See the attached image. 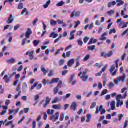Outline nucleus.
<instances>
[{
  "label": "nucleus",
  "instance_id": "nucleus-25",
  "mask_svg": "<svg viewBox=\"0 0 128 128\" xmlns=\"http://www.w3.org/2000/svg\"><path fill=\"white\" fill-rule=\"evenodd\" d=\"M96 46H90L88 48V50H92V52H94V50H96Z\"/></svg>",
  "mask_w": 128,
  "mask_h": 128
},
{
  "label": "nucleus",
  "instance_id": "nucleus-6",
  "mask_svg": "<svg viewBox=\"0 0 128 128\" xmlns=\"http://www.w3.org/2000/svg\"><path fill=\"white\" fill-rule=\"evenodd\" d=\"M80 14H82V13L80 12H76V10H74L72 13L70 18H74V16L76 18H80Z\"/></svg>",
  "mask_w": 128,
  "mask_h": 128
},
{
  "label": "nucleus",
  "instance_id": "nucleus-10",
  "mask_svg": "<svg viewBox=\"0 0 128 128\" xmlns=\"http://www.w3.org/2000/svg\"><path fill=\"white\" fill-rule=\"evenodd\" d=\"M52 98H50V97H46V103L44 105V108H47L48 106L50 104V100Z\"/></svg>",
  "mask_w": 128,
  "mask_h": 128
},
{
  "label": "nucleus",
  "instance_id": "nucleus-20",
  "mask_svg": "<svg viewBox=\"0 0 128 128\" xmlns=\"http://www.w3.org/2000/svg\"><path fill=\"white\" fill-rule=\"evenodd\" d=\"M60 80V78H53L50 84H54L55 82H57V83Z\"/></svg>",
  "mask_w": 128,
  "mask_h": 128
},
{
  "label": "nucleus",
  "instance_id": "nucleus-12",
  "mask_svg": "<svg viewBox=\"0 0 128 128\" xmlns=\"http://www.w3.org/2000/svg\"><path fill=\"white\" fill-rule=\"evenodd\" d=\"M55 112H56V111H54V110L48 109L47 110V114L49 116H54V114Z\"/></svg>",
  "mask_w": 128,
  "mask_h": 128
},
{
  "label": "nucleus",
  "instance_id": "nucleus-9",
  "mask_svg": "<svg viewBox=\"0 0 128 128\" xmlns=\"http://www.w3.org/2000/svg\"><path fill=\"white\" fill-rule=\"evenodd\" d=\"M32 34V32L30 28H28L27 32L25 34V37L26 38H30V36Z\"/></svg>",
  "mask_w": 128,
  "mask_h": 128
},
{
  "label": "nucleus",
  "instance_id": "nucleus-23",
  "mask_svg": "<svg viewBox=\"0 0 128 128\" xmlns=\"http://www.w3.org/2000/svg\"><path fill=\"white\" fill-rule=\"evenodd\" d=\"M50 2H52V1H50V0H49L48 1L46 2V4L45 5H44L43 6L44 8H48V6L50 4Z\"/></svg>",
  "mask_w": 128,
  "mask_h": 128
},
{
  "label": "nucleus",
  "instance_id": "nucleus-39",
  "mask_svg": "<svg viewBox=\"0 0 128 128\" xmlns=\"http://www.w3.org/2000/svg\"><path fill=\"white\" fill-rule=\"evenodd\" d=\"M90 40V38L86 36L84 40H83V42L84 44H86V42H88V40Z\"/></svg>",
  "mask_w": 128,
  "mask_h": 128
},
{
  "label": "nucleus",
  "instance_id": "nucleus-7",
  "mask_svg": "<svg viewBox=\"0 0 128 128\" xmlns=\"http://www.w3.org/2000/svg\"><path fill=\"white\" fill-rule=\"evenodd\" d=\"M34 50H32V51H28L26 54V56H29V58H30V60H34Z\"/></svg>",
  "mask_w": 128,
  "mask_h": 128
},
{
  "label": "nucleus",
  "instance_id": "nucleus-64",
  "mask_svg": "<svg viewBox=\"0 0 128 128\" xmlns=\"http://www.w3.org/2000/svg\"><path fill=\"white\" fill-rule=\"evenodd\" d=\"M36 121H34L32 124V128H36Z\"/></svg>",
  "mask_w": 128,
  "mask_h": 128
},
{
  "label": "nucleus",
  "instance_id": "nucleus-4",
  "mask_svg": "<svg viewBox=\"0 0 128 128\" xmlns=\"http://www.w3.org/2000/svg\"><path fill=\"white\" fill-rule=\"evenodd\" d=\"M120 98H122V94H119L116 97L117 108H119L120 106H124V102L122 101L120 102Z\"/></svg>",
  "mask_w": 128,
  "mask_h": 128
},
{
  "label": "nucleus",
  "instance_id": "nucleus-51",
  "mask_svg": "<svg viewBox=\"0 0 128 128\" xmlns=\"http://www.w3.org/2000/svg\"><path fill=\"white\" fill-rule=\"evenodd\" d=\"M70 40H74V34H70Z\"/></svg>",
  "mask_w": 128,
  "mask_h": 128
},
{
  "label": "nucleus",
  "instance_id": "nucleus-32",
  "mask_svg": "<svg viewBox=\"0 0 128 128\" xmlns=\"http://www.w3.org/2000/svg\"><path fill=\"white\" fill-rule=\"evenodd\" d=\"M24 8V4L22 3H20L18 7V10H22Z\"/></svg>",
  "mask_w": 128,
  "mask_h": 128
},
{
  "label": "nucleus",
  "instance_id": "nucleus-31",
  "mask_svg": "<svg viewBox=\"0 0 128 128\" xmlns=\"http://www.w3.org/2000/svg\"><path fill=\"white\" fill-rule=\"evenodd\" d=\"M41 70L42 72H44V76H46V74L48 72V70H46V68H42Z\"/></svg>",
  "mask_w": 128,
  "mask_h": 128
},
{
  "label": "nucleus",
  "instance_id": "nucleus-62",
  "mask_svg": "<svg viewBox=\"0 0 128 128\" xmlns=\"http://www.w3.org/2000/svg\"><path fill=\"white\" fill-rule=\"evenodd\" d=\"M112 115L110 114H108V115L106 116V118L107 120H112Z\"/></svg>",
  "mask_w": 128,
  "mask_h": 128
},
{
  "label": "nucleus",
  "instance_id": "nucleus-36",
  "mask_svg": "<svg viewBox=\"0 0 128 128\" xmlns=\"http://www.w3.org/2000/svg\"><path fill=\"white\" fill-rule=\"evenodd\" d=\"M108 94V90H104L102 91L100 94V96H104V94Z\"/></svg>",
  "mask_w": 128,
  "mask_h": 128
},
{
  "label": "nucleus",
  "instance_id": "nucleus-26",
  "mask_svg": "<svg viewBox=\"0 0 128 128\" xmlns=\"http://www.w3.org/2000/svg\"><path fill=\"white\" fill-rule=\"evenodd\" d=\"M27 9L26 8H25L22 12V16H24V12H26V14L27 16H30V12H26Z\"/></svg>",
  "mask_w": 128,
  "mask_h": 128
},
{
  "label": "nucleus",
  "instance_id": "nucleus-37",
  "mask_svg": "<svg viewBox=\"0 0 128 128\" xmlns=\"http://www.w3.org/2000/svg\"><path fill=\"white\" fill-rule=\"evenodd\" d=\"M64 60H62L59 62V66H64Z\"/></svg>",
  "mask_w": 128,
  "mask_h": 128
},
{
  "label": "nucleus",
  "instance_id": "nucleus-2",
  "mask_svg": "<svg viewBox=\"0 0 128 128\" xmlns=\"http://www.w3.org/2000/svg\"><path fill=\"white\" fill-rule=\"evenodd\" d=\"M126 74H123L122 76H119L117 79H115L114 80V82L115 84H118L119 82H126Z\"/></svg>",
  "mask_w": 128,
  "mask_h": 128
},
{
  "label": "nucleus",
  "instance_id": "nucleus-44",
  "mask_svg": "<svg viewBox=\"0 0 128 128\" xmlns=\"http://www.w3.org/2000/svg\"><path fill=\"white\" fill-rule=\"evenodd\" d=\"M122 118H124V114H120L118 115V122H122Z\"/></svg>",
  "mask_w": 128,
  "mask_h": 128
},
{
  "label": "nucleus",
  "instance_id": "nucleus-18",
  "mask_svg": "<svg viewBox=\"0 0 128 128\" xmlns=\"http://www.w3.org/2000/svg\"><path fill=\"white\" fill-rule=\"evenodd\" d=\"M16 62V59L12 58L10 60H7L6 62L7 64H14V62Z\"/></svg>",
  "mask_w": 128,
  "mask_h": 128
},
{
  "label": "nucleus",
  "instance_id": "nucleus-49",
  "mask_svg": "<svg viewBox=\"0 0 128 128\" xmlns=\"http://www.w3.org/2000/svg\"><path fill=\"white\" fill-rule=\"evenodd\" d=\"M38 19L36 18L33 22L32 25L34 26H36V24H38Z\"/></svg>",
  "mask_w": 128,
  "mask_h": 128
},
{
  "label": "nucleus",
  "instance_id": "nucleus-21",
  "mask_svg": "<svg viewBox=\"0 0 128 128\" xmlns=\"http://www.w3.org/2000/svg\"><path fill=\"white\" fill-rule=\"evenodd\" d=\"M56 24H58V22L56 21H55L54 20H50V26H54L56 25Z\"/></svg>",
  "mask_w": 128,
  "mask_h": 128
},
{
  "label": "nucleus",
  "instance_id": "nucleus-14",
  "mask_svg": "<svg viewBox=\"0 0 128 128\" xmlns=\"http://www.w3.org/2000/svg\"><path fill=\"white\" fill-rule=\"evenodd\" d=\"M52 36H53V37H52ZM58 34H56V32H52L50 34V38H58Z\"/></svg>",
  "mask_w": 128,
  "mask_h": 128
},
{
  "label": "nucleus",
  "instance_id": "nucleus-55",
  "mask_svg": "<svg viewBox=\"0 0 128 128\" xmlns=\"http://www.w3.org/2000/svg\"><path fill=\"white\" fill-rule=\"evenodd\" d=\"M72 48V45H70L65 48V52H67V50H68Z\"/></svg>",
  "mask_w": 128,
  "mask_h": 128
},
{
  "label": "nucleus",
  "instance_id": "nucleus-52",
  "mask_svg": "<svg viewBox=\"0 0 128 128\" xmlns=\"http://www.w3.org/2000/svg\"><path fill=\"white\" fill-rule=\"evenodd\" d=\"M105 118L104 116H102L101 117H100L99 120H98V122H102V120H104Z\"/></svg>",
  "mask_w": 128,
  "mask_h": 128
},
{
  "label": "nucleus",
  "instance_id": "nucleus-53",
  "mask_svg": "<svg viewBox=\"0 0 128 128\" xmlns=\"http://www.w3.org/2000/svg\"><path fill=\"white\" fill-rule=\"evenodd\" d=\"M74 74H72L71 76V80H70V83L71 84V82H74Z\"/></svg>",
  "mask_w": 128,
  "mask_h": 128
},
{
  "label": "nucleus",
  "instance_id": "nucleus-3",
  "mask_svg": "<svg viewBox=\"0 0 128 128\" xmlns=\"http://www.w3.org/2000/svg\"><path fill=\"white\" fill-rule=\"evenodd\" d=\"M60 112H58L55 114V115L53 114L50 116V120L52 122H56L58 120V118H60Z\"/></svg>",
  "mask_w": 128,
  "mask_h": 128
},
{
  "label": "nucleus",
  "instance_id": "nucleus-45",
  "mask_svg": "<svg viewBox=\"0 0 128 128\" xmlns=\"http://www.w3.org/2000/svg\"><path fill=\"white\" fill-rule=\"evenodd\" d=\"M108 88L110 89L114 88V84L113 82H110L108 85Z\"/></svg>",
  "mask_w": 128,
  "mask_h": 128
},
{
  "label": "nucleus",
  "instance_id": "nucleus-40",
  "mask_svg": "<svg viewBox=\"0 0 128 128\" xmlns=\"http://www.w3.org/2000/svg\"><path fill=\"white\" fill-rule=\"evenodd\" d=\"M59 89L57 87L54 88V94H58V92Z\"/></svg>",
  "mask_w": 128,
  "mask_h": 128
},
{
  "label": "nucleus",
  "instance_id": "nucleus-59",
  "mask_svg": "<svg viewBox=\"0 0 128 128\" xmlns=\"http://www.w3.org/2000/svg\"><path fill=\"white\" fill-rule=\"evenodd\" d=\"M104 30V28L102 27H100L99 30H98V34H100L102 32V30Z\"/></svg>",
  "mask_w": 128,
  "mask_h": 128
},
{
  "label": "nucleus",
  "instance_id": "nucleus-34",
  "mask_svg": "<svg viewBox=\"0 0 128 128\" xmlns=\"http://www.w3.org/2000/svg\"><path fill=\"white\" fill-rule=\"evenodd\" d=\"M34 46H38L40 44V42L38 40H35L34 41Z\"/></svg>",
  "mask_w": 128,
  "mask_h": 128
},
{
  "label": "nucleus",
  "instance_id": "nucleus-50",
  "mask_svg": "<svg viewBox=\"0 0 128 128\" xmlns=\"http://www.w3.org/2000/svg\"><path fill=\"white\" fill-rule=\"evenodd\" d=\"M54 76V70H50L49 72V74H48V76Z\"/></svg>",
  "mask_w": 128,
  "mask_h": 128
},
{
  "label": "nucleus",
  "instance_id": "nucleus-8",
  "mask_svg": "<svg viewBox=\"0 0 128 128\" xmlns=\"http://www.w3.org/2000/svg\"><path fill=\"white\" fill-rule=\"evenodd\" d=\"M77 108H78V104L76 103V102H74L71 104V106L70 107V110H74V112H76V110Z\"/></svg>",
  "mask_w": 128,
  "mask_h": 128
},
{
  "label": "nucleus",
  "instance_id": "nucleus-19",
  "mask_svg": "<svg viewBox=\"0 0 128 128\" xmlns=\"http://www.w3.org/2000/svg\"><path fill=\"white\" fill-rule=\"evenodd\" d=\"M3 80H6V84H8L10 82V80L8 79V75H5V76L3 78Z\"/></svg>",
  "mask_w": 128,
  "mask_h": 128
},
{
  "label": "nucleus",
  "instance_id": "nucleus-38",
  "mask_svg": "<svg viewBox=\"0 0 128 128\" xmlns=\"http://www.w3.org/2000/svg\"><path fill=\"white\" fill-rule=\"evenodd\" d=\"M90 55L86 56L84 58V62H86V60H90Z\"/></svg>",
  "mask_w": 128,
  "mask_h": 128
},
{
  "label": "nucleus",
  "instance_id": "nucleus-29",
  "mask_svg": "<svg viewBox=\"0 0 128 128\" xmlns=\"http://www.w3.org/2000/svg\"><path fill=\"white\" fill-rule=\"evenodd\" d=\"M96 106V102H93L91 104V106L90 107V108L92 110V108H94Z\"/></svg>",
  "mask_w": 128,
  "mask_h": 128
},
{
  "label": "nucleus",
  "instance_id": "nucleus-33",
  "mask_svg": "<svg viewBox=\"0 0 128 128\" xmlns=\"http://www.w3.org/2000/svg\"><path fill=\"white\" fill-rule=\"evenodd\" d=\"M78 43L80 46H84V42L82 40L80 39L78 40Z\"/></svg>",
  "mask_w": 128,
  "mask_h": 128
},
{
  "label": "nucleus",
  "instance_id": "nucleus-57",
  "mask_svg": "<svg viewBox=\"0 0 128 128\" xmlns=\"http://www.w3.org/2000/svg\"><path fill=\"white\" fill-rule=\"evenodd\" d=\"M10 104V100H6L5 102L6 106H9Z\"/></svg>",
  "mask_w": 128,
  "mask_h": 128
},
{
  "label": "nucleus",
  "instance_id": "nucleus-5",
  "mask_svg": "<svg viewBox=\"0 0 128 128\" xmlns=\"http://www.w3.org/2000/svg\"><path fill=\"white\" fill-rule=\"evenodd\" d=\"M86 72H80L78 74V76L80 78L83 80L84 82H86L87 80H88V76H86Z\"/></svg>",
  "mask_w": 128,
  "mask_h": 128
},
{
  "label": "nucleus",
  "instance_id": "nucleus-35",
  "mask_svg": "<svg viewBox=\"0 0 128 128\" xmlns=\"http://www.w3.org/2000/svg\"><path fill=\"white\" fill-rule=\"evenodd\" d=\"M64 4V2H60L56 4V6H62Z\"/></svg>",
  "mask_w": 128,
  "mask_h": 128
},
{
  "label": "nucleus",
  "instance_id": "nucleus-13",
  "mask_svg": "<svg viewBox=\"0 0 128 128\" xmlns=\"http://www.w3.org/2000/svg\"><path fill=\"white\" fill-rule=\"evenodd\" d=\"M74 64V60L72 59L69 62H68V66L70 68L71 66H72Z\"/></svg>",
  "mask_w": 128,
  "mask_h": 128
},
{
  "label": "nucleus",
  "instance_id": "nucleus-63",
  "mask_svg": "<svg viewBox=\"0 0 128 128\" xmlns=\"http://www.w3.org/2000/svg\"><path fill=\"white\" fill-rule=\"evenodd\" d=\"M102 124H103L106 125V124H110V122H108L106 120H104L102 122Z\"/></svg>",
  "mask_w": 128,
  "mask_h": 128
},
{
  "label": "nucleus",
  "instance_id": "nucleus-15",
  "mask_svg": "<svg viewBox=\"0 0 128 128\" xmlns=\"http://www.w3.org/2000/svg\"><path fill=\"white\" fill-rule=\"evenodd\" d=\"M111 110H116V102L112 101L110 103Z\"/></svg>",
  "mask_w": 128,
  "mask_h": 128
},
{
  "label": "nucleus",
  "instance_id": "nucleus-60",
  "mask_svg": "<svg viewBox=\"0 0 128 128\" xmlns=\"http://www.w3.org/2000/svg\"><path fill=\"white\" fill-rule=\"evenodd\" d=\"M113 54L112 52L110 51L107 54V58H110V56Z\"/></svg>",
  "mask_w": 128,
  "mask_h": 128
},
{
  "label": "nucleus",
  "instance_id": "nucleus-54",
  "mask_svg": "<svg viewBox=\"0 0 128 128\" xmlns=\"http://www.w3.org/2000/svg\"><path fill=\"white\" fill-rule=\"evenodd\" d=\"M71 96H72V94H68L66 96H64V98H70Z\"/></svg>",
  "mask_w": 128,
  "mask_h": 128
},
{
  "label": "nucleus",
  "instance_id": "nucleus-42",
  "mask_svg": "<svg viewBox=\"0 0 128 128\" xmlns=\"http://www.w3.org/2000/svg\"><path fill=\"white\" fill-rule=\"evenodd\" d=\"M74 23L76 24V25L74 26L75 28H78V26L80 24V21H78L77 22H74Z\"/></svg>",
  "mask_w": 128,
  "mask_h": 128
},
{
  "label": "nucleus",
  "instance_id": "nucleus-56",
  "mask_svg": "<svg viewBox=\"0 0 128 128\" xmlns=\"http://www.w3.org/2000/svg\"><path fill=\"white\" fill-rule=\"evenodd\" d=\"M42 115H40L38 116V118L36 119V122H40L42 120Z\"/></svg>",
  "mask_w": 128,
  "mask_h": 128
},
{
  "label": "nucleus",
  "instance_id": "nucleus-22",
  "mask_svg": "<svg viewBox=\"0 0 128 128\" xmlns=\"http://www.w3.org/2000/svg\"><path fill=\"white\" fill-rule=\"evenodd\" d=\"M116 4V2L114 1L112 2H110L108 4V8H111L112 6H114Z\"/></svg>",
  "mask_w": 128,
  "mask_h": 128
},
{
  "label": "nucleus",
  "instance_id": "nucleus-24",
  "mask_svg": "<svg viewBox=\"0 0 128 128\" xmlns=\"http://www.w3.org/2000/svg\"><path fill=\"white\" fill-rule=\"evenodd\" d=\"M26 88H28V84L26 83H24L22 87V92H26Z\"/></svg>",
  "mask_w": 128,
  "mask_h": 128
},
{
  "label": "nucleus",
  "instance_id": "nucleus-17",
  "mask_svg": "<svg viewBox=\"0 0 128 128\" xmlns=\"http://www.w3.org/2000/svg\"><path fill=\"white\" fill-rule=\"evenodd\" d=\"M14 22V16L12 14H11L10 16V17L8 18V20L7 21V22L8 24H12Z\"/></svg>",
  "mask_w": 128,
  "mask_h": 128
},
{
  "label": "nucleus",
  "instance_id": "nucleus-27",
  "mask_svg": "<svg viewBox=\"0 0 128 128\" xmlns=\"http://www.w3.org/2000/svg\"><path fill=\"white\" fill-rule=\"evenodd\" d=\"M60 102V100L58 99V97H56L55 98H54V100L52 102V104H56V102Z\"/></svg>",
  "mask_w": 128,
  "mask_h": 128
},
{
  "label": "nucleus",
  "instance_id": "nucleus-47",
  "mask_svg": "<svg viewBox=\"0 0 128 128\" xmlns=\"http://www.w3.org/2000/svg\"><path fill=\"white\" fill-rule=\"evenodd\" d=\"M114 11L111 10L110 11H108L107 12L108 14H109L110 16L112 15V14H114Z\"/></svg>",
  "mask_w": 128,
  "mask_h": 128
},
{
  "label": "nucleus",
  "instance_id": "nucleus-11",
  "mask_svg": "<svg viewBox=\"0 0 128 128\" xmlns=\"http://www.w3.org/2000/svg\"><path fill=\"white\" fill-rule=\"evenodd\" d=\"M52 108H54V110H62V105L60 104L57 105H53Z\"/></svg>",
  "mask_w": 128,
  "mask_h": 128
},
{
  "label": "nucleus",
  "instance_id": "nucleus-30",
  "mask_svg": "<svg viewBox=\"0 0 128 128\" xmlns=\"http://www.w3.org/2000/svg\"><path fill=\"white\" fill-rule=\"evenodd\" d=\"M120 24H123V26L122 28H128V22L125 23L124 22H122L120 23Z\"/></svg>",
  "mask_w": 128,
  "mask_h": 128
},
{
  "label": "nucleus",
  "instance_id": "nucleus-43",
  "mask_svg": "<svg viewBox=\"0 0 128 128\" xmlns=\"http://www.w3.org/2000/svg\"><path fill=\"white\" fill-rule=\"evenodd\" d=\"M72 54V51H69L66 53V58H70V54Z\"/></svg>",
  "mask_w": 128,
  "mask_h": 128
},
{
  "label": "nucleus",
  "instance_id": "nucleus-41",
  "mask_svg": "<svg viewBox=\"0 0 128 128\" xmlns=\"http://www.w3.org/2000/svg\"><path fill=\"white\" fill-rule=\"evenodd\" d=\"M116 28H114L110 30L109 34H116Z\"/></svg>",
  "mask_w": 128,
  "mask_h": 128
},
{
  "label": "nucleus",
  "instance_id": "nucleus-58",
  "mask_svg": "<svg viewBox=\"0 0 128 128\" xmlns=\"http://www.w3.org/2000/svg\"><path fill=\"white\" fill-rule=\"evenodd\" d=\"M101 56H102V58H106L107 54H106L104 52H102L101 53Z\"/></svg>",
  "mask_w": 128,
  "mask_h": 128
},
{
  "label": "nucleus",
  "instance_id": "nucleus-48",
  "mask_svg": "<svg viewBox=\"0 0 128 128\" xmlns=\"http://www.w3.org/2000/svg\"><path fill=\"white\" fill-rule=\"evenodd\" d=\"M98 90H102V84L100 82L98 84Z\"/></svg>",
  "mask_w": 128,
  "mask_h": 128
},
{
  "label": "nucleus",
  "instance_id": "nucleus-1",
  "mask_svg": "<svg viewBox=\"0 0 128 128\" xmlns=\"http://www.w3.org/2000/svg\"><path fill=\"white\" fill-rule=\"evenodd\" d=\"M120 62V59H118L116 60L115 61V65H113L111 66L110 72L111 74L114 76H116V73L118 72V70H116V68H118V62Z\"/></svg>",
  "mask_w": 128,
  "mask_h": 128
},
{
  "label": "nucleus",
  "instance_id": "nucleus-16",
  "mask_svg": "<svg viewBox=\"0 0 128 128\" xmlns=\"http://www.w3.org/2000/svg\"><path fill=\"white\" fill-rule=\"evenodd\" d=\"M108 36V34L106 32L104 33L102 36V38H100V40H106V38L104 36Z\"/></svg>",
  "mask_w": 128,
  "mask_h": 128
},
{
  "label": "nucleus",
  "instance_id": "nucleus-61",
  "mask_svg": "<svg viewBox=\"0 0 128 128\" xmlns=\"http://www.w3.org/2000/svg\"><path fill=\"white\" fill-rule=\"evenodd\" d=\"M28 40L26 38H24L22 41V46H26V42Z\"/></svg>",
  "mask_w": 128,
  "mask_h": 128
},
{
  "label": "nucleus",
  "instance_id": "nucleus-46",
  "mask_svg": "<svg viewBox=\"0 0 128 128\" xmlns=\"http://www.w3.org/2000/svg\"><path fill=\"white\" fill-rule=\"evenodd\" d=\"M62 81H60L56 88H62Z\"/></svg>",
  "mask_w": 128,
  "mask_h": 128
},
{
  "label": "nucleus",
  "instance_id": "nucleus-28",
  "mask_svg": "<svg viewBox=\"0 0 128 128\" xmlns=\"http://www.w3.org/2000/svg\"><path fill=\"white\" fill-rule=\"evenodd\" d=\"M64 118H66V114L64 113L62 114L60 118V122H62Z\"/></svg>",
  "mask_w": 128,
  "mask_h": 128
}]
</instances>
